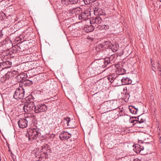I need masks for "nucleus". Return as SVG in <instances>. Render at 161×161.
<instances>
[{
	"instance_id": "c03bdc74",
	"label": "nucleus",
	"mask_w": 161,
	"mask_h": 161,
	"mask_svg": "<svg viewBox=\"0 0 161 161\" xmlns=\"http://www.w3.org/2000/svg\"><path fill=\"white\" fill-rule=\"evenodd\" d=\"M136 117H130V120H131V119H133V118L136 119Z\"/></svg>"
},
{
	"instance_id": "ea45409f",
	"label": "nucleus",
	"mask_w": 161,
	"mask_h": 161,
	"mask_svg": "<svg viewBox=\"0 0 161 161\" xmlns=\"http://www.w3.org/2000/svg\"><path fill=\"white\" fill-rule=\"evenodd\" d=\"M152 69L153 71H154V70L156 69L155 67L153 65V64H152Z\"/></svg>"
},
{
	"instance_id": "f704fd0d",
	"label": "nucleus",
	"mask_w": 161,
	"mask_h": 161,
	"mask_svg": "<svg viewBox=\"0 0 161 161\" xmlns=\"http://www.w3.org/2000/svg\"><path fill=\"white\" fill-rule=\"evenodd\" d=\"M130 123H133L134 124L135 123V122H137V120L134 119V120H131H131H130Z\"/></svg>"
},
{
	"instance_id": "473e14b6",
	"label": "nucleus",
	"mask_w": 161,
	"mask_h": 161,
	"mask_svg": "<svg viewBox=\"0 0 161 161\" xmlns=\"http://www.w3.org/2000/svg\"><path fill=\"white\" fill-rule=\"evenodd\" d=\"M7 75H8L10 76H13L11 70L10 71L8 72L7 73Z\"/></svg>"
},
{
	"instance_id": "603ef678",
	"label": "nucleus",
	"mask_w": 161,
	"mask_h": 161,
	"mask_svg": "<svg viewBox=\"0 0 161 161\" xmlns=\"http://www.w3.org/2000/svg\"><path fill=\"white\" fill-rule=\"evenodd\" d=\"M159 1L161 2V0H159Z\"/></svg>"
},
{
	"instance_id": "4be33fe9",
	"label": "nucleus",
	"mask_w": 161,
	"mask_h": 161,
	"mask_svg": "<svg viewBox=\"0 0 161 161\" xmlns=\"http://www.w3.org/2000/svg\"><path fill=\"white\" fill-rule=\"evenodd\" d=\"M119 73H120L119 75V76H120L122 75H123L125 73L126 70L124 69L120 68L119 69Z\"/></svg>"
},
{
	"instance_id": "f257e3e1",
	"label": "nucleus",
	"mask_w": 161,
	"mask_h": 161,
	"mask_svg": "<svg viewBox=\"0 0 161 161\" xmlns=\"http://www.w3.org/2000/svg\"><path fill=\"white\" fill-rule=\"evenodd\" d=\"M79 12L80 10L77 6L74 7L72 5H71V19L73 21L76 22L75 24L79 22L77 21V17H78L79 19H83V20L91 18V14L89 10H84V12H82L80 14H79Z\"/></svg>"
},
{
	"instance_id": "a18cd8bd",
	"label": "nucleus",
	"mask_w": 161,
	"mask_h": 161,
	"mask_svg": "<svg viewBox=\"0 0 161 161\" xmlns=\"http://www.w3.org/2000/svg\"><path fill=\"white\" fill-rule=\"evenodd\" d=\"M134 161H140V160L139 159H138L136 158V159H134Z\"/></svg>"
},
{
	"instance_id": "c85d7f7f",
	"label": "nucleus",
	"mask_w": 161,
	"mask_h": 161,
	"mask_svg": "<svg viewBox=\"0 0 161 161\" xmlns=\"http://www.w3.org/2000/svg\"><path fill=\"white\" fill-rule=\"evenodd\" d=\"M119 79H122L121 78H120V76H119V79L117 80V82H116V85L118 86H120L122 85L121 81L119 80Z\"/></svg>"
},
{
	"instance_id": "9d476101",
	"label": "nucleus",
	"mask_w": 161,
	"mask_h": 161,
	"mask_svg": "<svg viewBox=\"0 0 161 161\" xmlns=\"http://www.w3.org/2000/svg\"><path fill=\"white\" fill-rule=\"evenodd\" d=\"M70 134L67 131H64L59 135V137L61 140H67L69 137Z\"/></svg>"
},
{
	"instance_id": "cd10ccee",
	"label": "nucleus",
	"mask_w": 161,
	"mask_h": 161,
	"mask_svg": "<svg viewBox=\"0 0 161 161\" xmlns=\"http://www.w3.org/2000/svg\"><path fill=\"white\" fill-rule=\"evenodd\" d=\"M157 69L158 71L159 72H161V66L160 64L159 63V61L157 62Z\"/></svg>"
},
{
	"instance_id": "e433bc0d",
	"label": "nucleus",
	"mask_w": 161,
	"mask_h": 161,
	"mask_svg": "<svg viewBox=\"0 0 161 161\" xmlns=\"http://www.w3.org/2000/svg\"><path fill=\"white\" fill-rule=\"evenodd\" d=\"M125 95V98L127 99H128L130 97V95L129 93H127Z\"/></svg>"
},
{
	"instance_id": "c756f323",
	"label": "nucleus",
	"mask_w": 161,
	"mask_h": 161,
	"mask_svg": "<svg viewBox=\"0 0 161 161\" xmlns=\"http://www.w3.org/2000/svg\"><path fill=\"white\" fill-rule=\"evenodd\" d=\"M101 27L102 28V29H107L109 27L108 25H103L102 26H101Z\"/></svg>"
},
{
	"instance_id": "f3484780",
	"label": "nucleus",
	"mask_w": 161,
	"mask_h": 161,
	"mask_svg": "<svg viewBox=\"0 0 161 161\" xmlns=\"http://www.w3.org/2000/svg\"><path fill=\"white\" fill-rule=\"evenodd\" d=\"M70 121V119L69 117L65 118L63 121L64 123V127L67 128H70L68 127L69 123Z\"/></svg>"
},
{
	"instance_id": "6e6552de",
	"label": "nucleus",
	"mask_w": 161,
	"mask_h": 161,
	"mask_svg": "<svg viewBox=\"0 0 161 161\" xmlns=\"http://www.w3.org/2000/svg\"><path fill=\"white\" fill-rule=\"evenodd\" d=\"M42 152L45 155L51 153V150L50 147L47 145H43L41 148Z\"/></svg>"
},
{
	"instance_id": "393cba45",
	"label": "nucleus",
	"mask_w": 161,
	"mask_h": 161,
	"mask_svg": "<svg viewBox=\"0 0 161 161\" xmlns=\"http://www.w3.org/2000/svg\"><path fill=\"white\" fill-rule=\"evenodd\" d=\"M75 133H72V136L73 137V140L76 139L77 138L78 133L77 132L75 131Z\"/></svg>"
},
{
	"instance_id": "b1692460",
	"label": "nucleus",
	"mask_w": 161,
	"mask_h": 161,
	"mask_svg": "<svg viewBox=\"0 0 161 161\" xmlns=\"http://www.w3.org/2000/svg\"><path fill=\"white\" fill-rule=\"evenodd\" d=\"M73 22V24H71V29H72V30H74L75 28H76L77 29H78L77 26H76L75 25V24H75V23H76L75 21H73V20H72V19H71V22Z\"/></svg>"
},
{
	"instance_id": "aec40b11",
	"label": "nucleus",
	"mask_w": 161,
	"mask_h": 161,
	"mask_svg": "<svg viewBox=\"0 0 161 161\" xmlns=\"http://www.w3.org/2000/svg\"><path fill=\"white\" fill-rule=\"evenodd\" d=\"M110 48L114 52H116L118 49V47H117V45L116 44L113 45L112 44Z\"/></svg>"
},
{
	"instance_id": "f03ea898",
	"label": "nucleus",
	"mask_w": 161,
	"mask_h": 161,
	"mask_svg": "<svg viewBox=\"0 0 161 161\" xmlns=\"http://www.w3.org/2000/svg\"><path fill=\"white\" fill-rule=\"evenodd\" d=\"M113 101L111 102L109 101H107L104 102L102 105L104 106V108H106L108 111H109L110 109L114 110L118 108V106L116 104L117 102L116 101Z\"/></svg>"
},
{
	"instance_id": "58836bf2",
	"label": "nucleus",
	"mask_w": 161,
	"mask_h": 161,
	"mask_svg": "<svg viewBox=\"0 0 161 161\" xmlns=\"http://www.w3.org/2000/svg\"><path fill=\"white\" fill-rule=\"evenodd\" d=\"M100 10H101V9H97V8H95V10H94V12H95L96 11L98 12L99 11H100Z\"/></svg>"
},
{
	"instance_id": "5701e85b",
	"label": "nucleus",
	"mask_w": 161,
	"mask_h": 161,
	"mask_svg": "<svg viewBox=\"0 0 161 161\" xmlns=\"http://www.w3.org/2000/svg\"><path fill=\"white\" fill-rule=\"evenodd\" d=\"M110 63V62L108 60V58H106L105 60H104V65H103V66L104 67H106L107 66V65L108 64Z\"/></svg>"
},
{
	"instance_id": "9b49d317",
	"label": "nucleus",
	"mask_w": 161,
	"mask_h": 161,
	"mask_svg": "<svg viewBox=\"0 0 161 161\" xmlns=\"http://www.w3.org/2000/svg\"><path fill=\"white\" fill-rule=\"evenodd\" d=\"M122 85H125L131 84L132 80L128 77H123L122 79H119Z\"/></svg>"
},
{
	"instance_id": "2eb2a0df",
	"label": "nucleus",
	"mask_w": 161,
	"mask_h": 161,
	"mask_svg": "<svg viewBox=\"0 0 161 161\" xmlns=\"http://www.w3.org/2000/svg\"><path fill=\"white\" fill-rule=\"evenodd\" d=\"M79 30L76 28L74 30H71V36L74 37H76L78 36Z\"/></svg>"
},
{
	"instance_id": "a211bd4d",
	"label": "nucleus",
	"mask_w": 161,
	"mask_h": 161,
	"mask_svg": "<svg viewBox=\"0 0 161 161\" xmlns=\"http://www.w3.org/2000/svg\"><path fill=\"white\" fill-rule=\"evenodd\" d=\"M140 145L139 144H136L135 145V147L133 148V150L137 153H140L141 149H140Z\"/></svg>"
},
{
	"instance_id": "dca6fc26",
	"label": "nucleus",
	"mask_w": 161,
	"mask_h": 161,
	"mask_svg": "<svg viewBox=\"0 0 161 161\" xmlns=\"http://www.w3.org/2000/svg\"><path fill=\"white\" fill-rule=\"evenodd\" d=\"M104 49L102 44H100L97 45L96 47V51L98 52H100L102 51H103Z\"/></svg>"
},
{
	"instance_id": "864d4df0",
	"label": "nucleus",
	"mask_w": 161,
	"mask_h": 161,
	"mask_svg": "<svg viewBox=\"0 0 161 161\" xmlns=\"http://www.w3.org/2000/svg\"><path fill=\"white\" fill-rule=\"evenodd\" d=\"M74 130H73V133H74Z\"/></svg>"
},
{
	"instance_id": "0eeeda50",
	"label": "nucleus",
	"mask_w": 161,
	"mask_h": 161,
	"mask_svg": "<svg viewBox=\"0 0 161 161\" xmlns=\"http://www.w3.org/2000/svg\"><path fill=\"white\" fill-rule=\"evenodd\" d=\"M102 21L101 18L99 16L93 17L90 18V23L91 24H100Z\"/></svg>"
},
{
	"instance_id": "20e7f679",
	"label": "nucleus",
	"mask_w": 161,
	"mask_h": 161,
	"mask_svg": "<svg viewBox=\"0 0 161 161\" xmlns=\"http://www.w3.org/2000/svg\"><path fill=\"white\" fill-rule=\"evenodd\" d=\"M35 106L33 102L26 103L24 106L23 109L25 113H30L34 109L35 111Z\"/></svg>"
},
{
	"instance_id": "bb28decb",
	"label": "nucleus",
	"mask_w": 161,
	"mask_h": 161,
	"mask_svg": "<svg viewBox=\"0 0 161 161\" xmlns=\"http://www.w3.org/2000/svg\"><path fill=\"white\" fill-rule=\"evenodd\" d=\"M112 77H114V79H117V80L119 79V75H117L116 74H112L110 75Z\"/></svg>"
},
{
	"instance_id": "de8ad7c7",
	"label": "nucleus",
	"mask_w": 161,
	"mask_h": 161,
	"mask_svg": "<svg viewBox=\"0 0 161 161\" xmlns=\"http://www.w3.org/2000/svg\"><path fill=\"white\" fill-rule=\"evenodd\" d=\"M98 14H100V15H101V14H103L102 13H98Z\"/></svg>"
},
{
	"instance_id": "79ce46f5",
	"label": "nucleus",
	"mask_w": 161,
	"mask_h": 161,
	"mask_svg": "<svg viewBox=\"0 0 161 161\" xmlns=\"http://www.w3.org/2000/svg\"><path fill=\"white\" fill-rule=\"evenodd\" d=\"M138 153L140 154L141 155H145L146 154V153H144L143 152H142L141 151L140 153Z\"/></svg>"
},
{
	"instance_id": "a19ab883",
	"label": "nucleus",
	"mask_w": 161,
	"mask_h": 161,
	"mask_svg": "<svg viewBox=\"0 0 161 161\" xmlns=\"http://www.w3.org/2000/svg\"><path fill=\"white\" fill-rule=\"evenodd\" d=\"M5 78H6V79L9 78L10 76H9L8 75H7V73L5 74Z\"/></svg>"
},
{
	"instance_id": "39448f33",
	"label": "nucleus",
	"mask_w": 161,
	"mask_h": 161,
	"mask_svg": "<svg viewBox=\"0 0 161 161\" xmlns=\"http://www.w3.org/2000/svg\"><path fill=\"white\" fill-rule=\"evenodd\" d=\"M24 90L23 88L20 87L18 88L14 95V97L16 99L23 98L24 95Z\"/></svg>"
},
{
	"instance_id": "a878e982",
	"label": "nucleus",
	"mask_w": 161,
	"mask_h": 161,
	"mask_svg": "<svg viewBox=\"0 0 161 161\" xmlns=\"http://www.w3.org/2000/svg\"><path fill=\"white\" fill-rule=\"evenodd\" d=\"M116 56L115 55H112L111 56V57L109 58H108V60L110 62L112 61H113V59L115 58V57Z\"/></svg>"
},
{
	"instance_id": "6ab92c4d",
	"label": "nucleus",
	"mask_w": 161,
	"mask_h": 161,
	"mask_svg": "<svg viewBox=\"0 0 161 161\" xmlns=\"http://www.w3.org/2000/svg\"><path fill=\"white\" fill-rule=\"evenodd\" d=\"M137 121V122H136V124L142 123H143L145 120L141 118V115H140L138 116Z\"/></svg>"
},
{
	"instance_id": "c9c22d12",
	"label": "nucleus",
	"mask_w": 161,
	"mask_h": 161,
	"mask_svg": "<svg viewBox=\"0 0 161 161\" xmlns=\"http://www.w3.org/2000/svg\"><path fill=\"white\" fill-rule=\"evenodd\" d=\"M11 71L12 72L13 75H15L18 72L17 71H15V70H11Z\"/></svg>"
},
{
	"instance_id": "2f4dec72",
	"label": "nucleus",
	"mask_w": 161,
	"mask_h": 161,
	"mask_svg": "<svg viewBox=\"0 0 161 161\" xmlns=\"http://www.w3.org/2000/svg\"><path fill=\"white\" fill-rule=\"evenodd\" d=\"M127 92V88L126 87L124 88L123 89V94H126L128 93Z\"/></svg>"
},
{
	"instance_id": "72a5a7b5",
	"label": "nucleus",
	"mask_w": 161,
	"mask_h": 161,
	"mask_svg": "<svg viewBox=\"0 0 161 161\" xmlns=\"http://www.w3.org/2000/svg\"><path fill=\"white\" fill-rule=\"evenodd\" d=\"M140 124H136V122H135V123L134 124V125H136V127H137L138 128H143L142 126V125H140Z\"/></svg>"
},
{
	"instance_id": "7c9ffc66",
	"label": "nucleus",
	"mask_w": 161,
	"mask_h": 161,
	"mask_svg": "<svg viewBox=\"0 0 161 161\" xmlns=\"http://www.w3.org/2000/svg\"><path fill=\"white\" fill-rule=\"evenodd\" d=\"M90 0H84V2L85 4H89L91 3L90 1Z\"/></svg>"
},
{
	"instance_id": "4468645a",
	"label": "nucleus",
	"mask_w": 161,
	"mask_h": 161,
	"mask_svg": "<svg viewBox=\"0 0 161 161\" xmlns=\"http://www.w3.org/2000/svg\"><path fill=\"white\" fill-rule=\"evenodd\" d=\"M129 109L131 113L133 114H136L138 109L134 106H130L129 107Z\"/></svg>"
},
{
	"instance_id": "3c124183",
	"label": "nucleus",
	"mask_w": 161,
	"mask_h": 161,
	"mask_svg": "<svg viewBox=\"0 0 161 161\" xmlns=\"http://www.w3.org/2000/svg\"><path fill=\"white\" fill-rule=\"evenodd\" d=\"M122 113H121V114H120V116L121 115H123L122 114Z\"/></svg>"
},
{
	"instance_id": "ddd939ff",
	"label": "nucleus",
	"mask_w": 161,
	"mask_h": 161,
	"mask_svg": "<svg viewBox=\"0 0 161 161\" xmlns=\"http://www.w3.org/2000/svg\"><path fill=\"white\" fill-rule=\"evenodd\" d=\"M104 49L110 48L112 45V43L109 41H105L102 44Z\"/></svg>"
},
{
	"instance_id": "423d86ee",
	"label": "nucleus",
	"mask_w": 161,
	"mask_h": 161,
	"mask_svg": "<svg viewBox=\"0 0 161 161\" xmlns=\"http://www.w3.org/2000/svg\"><path fill=\"white\" fill-rule=\"evenodd\" d=\"M47 109V107L44 104H42L35 107V112L38 113L46 111Z\"/></svg>"
},
{
	"instance_id": "49530a36",
	"label": "nucleus",
	"mask_w": 161,
	"mask_h": 161,
	"mask_svg": "<svg viewBox=\"0 0 161 161\" xmlns=\"http://www.w3.org/2000/svg\"><path fill=\"white\" fill-rule=\"evenodd\" d=\"M123 110H121L120 111V112H119V114H121V113H122V112H123Z\"/></svg>"
},
{
	"instance_id": "7ed1b4c3",
	"label": "nucleus",
	"mask_w": 161,
	"mask_h": 161,
	"mask_svg": "<svg viewBox=\"0 0 161 161\" xmlns=\"http://www.w3.org/2000/svg\"><path fill=\"white\" fill-rule=\"evenodd\" d=\"M28 136L29 141H32L36 139L38 136V133L35 129H31L28 131L26 136Z\"/></svg>"
},
{
	"instance_id": "412c9836",
	"label": "nucleus",
	"mask_w": 161,
	"mask_h": 161,
	"mask_svg": "<svg viewBox=\"0 0 161 161\" xmlns=\"http://www.w3.org/2000/svg\"><path fill=\"white\" fill-rule=\"evenodd\" d=\"M108 79L111 83L114 82L115 83L117 82V79H114V77H112L111 75L108 76Z\"/></svg>"
},
{
	"instance_id": "1a4fd4ad",
	"label": "nucleus",
	"mask_w": 161,
	"mask_h": 161,
	"mask_svg": "<svg viewBox=\"0 0 161 161\" xmlns=\"http://www.w3.org/2000/svg\"><path fill=\"white\" fill-rule=\"evenodd\" d=\"M27 121L25 119H20L18 122L19 126L21 128H24L27 126Z\"/></svg>"
},
{
	"instance_id": "37998d69",
	"label": "nucleus",
	"mask_w": 161,
	"mask_h": 161,
	"mask_svg": "<svg viewBox=\"0 0 161 161\" xmlns=\"http://www.w3.org/2000/svg\"><path fill=\"white\" fill-rule=\"evenodd\" d=\"M96 1V0H90V3H92L94 2L95 1Z\"/></svg>"
},
{
	"instance_id": "09e8293b",
	"label": "nucleus",
	"mask_w": 161,
	"mask_h": 161,
	"mask_svg": "<svg viewBox=\"0 0 161 161\" xmlns=\"http://www.w3.org/2000/svg\"><path fill=\"white\" fill-rule=\"evenodd\" d=\"M52 136H53V137L55 136V135L54 134H52Z\"/></svg>"
},
{
	"instance_id": "f8f14e48",
	"label": "nucleus",
	"mask_w": 161,
	"mask_h": 161,
	"mask_svg": "<svg viewBox=\"0 0 161 161\" xmlns=\"http://www.w3.org/2000/svg\"><path fill=\"white\" fill-rule=\"evenodd\" d=\"M94 29V27L92 25H85L83 27V30L86 33L92 31Z\"/></svg>"
},
{
	"instance_id": "8fccbe9b",
	"label": "nucleus",
	"mask_w": 161,
	"mask_h": 161,
	"mask_svg": "<svg viewBox=\"0 0 161 161\" xmlns=\"http://www.w3.org/2000/svg\"><path fill=\"white\" fill-rule=\"evenodd\" d=\"M139 143H143V142H139Z\"/></svg>"
},
{
	"instance_id": "4c0bfd02",
	"label": "nucleus",
	"mask_w": 161,
	"mask_h": 161,
	"mask_svg": "<svg viewBox=\"0 0 161 161\" xmlns=\"http://www.w3.org/2000/svg\"><path fill=\"white\" fill-rule=\"evenodd\" d=\"M140 149H141V151L143 150L144 149L143 146H142L141 145H140Z\"/></svg>"
}]
</instances>
